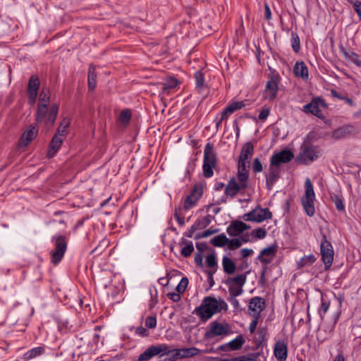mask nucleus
Listing matches in <instances>:
<instances>
[{"label": "nucleus", "instance_id": "obj_49", "mask_svg": "<svg viewBox=\"0 0 361 361\" xmlns=\"http://www.w3.org/2000/svg\"><path fill=\"white\" fill-rule=\"evenodd\" d=\"M349 133L346 127H341L333 132V137L336 139L345 137Z\"/></svg>", "mask_w": 361, "mask_h": 361}, {"label": "nucleus", "instance_id": "obj_36", "mask_svg": "<svg viewBox=\"0 0 361 361\" xmlns=\"http://www.w3.org/2000/svg\"><path fill=\"white\" fill-rule=\"evenodd\" d=\"M228 241H229V239L224 233H221L212 238L210 243L215 247H221L227 245Z\"/></svg>", "mask_w": 361, "mask_h": 361}, {"label": "nucleus", "instance_id": "obj_50", "mask_svg": "<svg viewBox=\"0 0 361 361\" xmlns=\"http://www.w3.org/2000/svg\"><path fill=\"white\" fill-rule=\"evenodd\" d=\"M188 283H189L188 279L186 276L183 277L181 279L180 281L179 282V283L178 284V286H176V290L180 294L183 293L185 291V290L188 286Z\"/></svg>", "mask_w": 361, "mask_h": 361}, {"label": "nucleus", "instance_id": "obj_58", "mask_svg": "<svg viewBox=\"0 0 361 361\" xmlns=\"http://www.w3.org/2000/svg\"><path fill=\"white\" fill-rule=\"evenodd\" d=\"M216 232H217L216 229H215V230L207 229L202 233H197L195 238L200 239V238H207L208 236L212 235L213 233H214Z\"/></svg>", "mask_w": 361, "mask_h": 361}, {"label": "nucleus", "instance_id": "obj_38", "mask_svg": "<svg viewBox=\"0 0 361 361\" xmlns=\"http://www.w3.org/2000/svg\"><path fill=\"white\" fill-rule=\"evenodd\" d=\"M245 343L243 335H238L235 338L228 343V347L231 350H237L242 348Z\"/></svg>", "mask_w": 361, "mask_h": 361}, {"label": "nucleus", "instance_id": "obj_48", "mask_svg": "<svg viewBox=\"0 0 361 361\" xmlns=\"http://www.w3.org/2000/svg\"><path fill=\"white\" fill-rule=\"evenodd\" d=\"M132 114L130 109H126L120 113L119 119L123 124H128L131 119Z\"/></svg>", "mask_w": 361, "mask_h": 361}, {"label": "nucleus", "instance_id": "obj_39", "mask_svg": "<svg viewBox=\"0 0 361 361\" xmlns=\"http://www.w3.org/2000/svg\"><path fill=\"white\" fill-rule=\"evenodd\" d=\"M330 307V301L324 298V295L322 294L321 305L318 310V313L322 320L324 319V314L328 312Z\"/></svg>", "mask_w": 361, "mask_h": 361}, {"label": "nucleus", "instance_id": "obj_21", "mask_svg": "<svg viewBox=\"0 0 361 361\" xmlns=\"http://www.w3.org/2000/svg\"><path fill=\"white\" fill-rule=\"evenodd\" d=\"M274 355L278 361L286 360L288 357V346L283 340H279L275 343Z\"/></svg>", "mask_w": 361, "mask_h": 361}, {"label": "nucleus", "instance_id": "obj_37", "mask_svg": "<svg viewBox=\"0 0 361 361\" xmlns=\"http://www.w3.org/2000/svg\"><path fill=\"white\" fill-rule=\"evenodd\" d=\"M179 349H173L169 350V346L166 345V350L161 353L160 357L161 358L164 356L169 357V361H175L178 358H180Z\"/></svg>", "mask_w": 361, "mask_h": 361}, {"label": "nucleus", "instance_id": "obj_35", "mask_svg": "<svg viewBox=\"0 0 361 361\" xmlns=\"http://www.w3.org/2000/svg\"><path fill=\"white\" fill-rule=\"evenodd\" d=\"M180 350V358H189L197 355L201 350L195 347L181 348Z\"/></svg>", "mask_w": 361, "mask_h": 361}, {"label": "nucleus", "instance_id": "obj_27", "mask_svg": "<svg viewBox=\"0 0 361 361\" xmlns=\"http://www.w3.org/2000/svg\"><path fill=\"white\" fill-rule=\"evenodd\" d=\"M254 154V145L251 142H247L242 147L240 154L239 156L240 159L242 161L246 160L247 161L252 154Z\"/></svg>", "mask_w": 361, "mask_h": 361}, {"label": "nucleus", "instance_id": "obj_55", "mask_svg": "<svg viewBox=\"0 0 361 361\" xmlns=\"http://www.w3.org/2000/svg\"><path fill=\"white\" fill-rule=\"evenodd\" d=\"M348 2L353 5L355 11L357 13L359 19L361 20V1L359 0H347Z\"/></svg>", "mask_w": 361, "mask_h": 361}, {"label": "nucleus", "instance_id": "obj_46", "mask_svg": "<svg viewBox=\"0 0 361 361\" xmlns=\"http://www.w3.org/2000/svg\"><path fill=\"white\" fill-rule=\"evenodd\" d=\"M245 104L244 101H234L229 103L227 106V110L231 111L232 114L234 113L237 110H240L245 107Z\"/></svg>", "mask_w": 361, "mask_h": 361}, {"label": "nucleus", "instance_id": "obj_5", "mask_svg": "<svg viewBox=\"0 0 361 361\" xmlns=\"http://www.w3.org/2000/svg\"><path fill=\"white\" fill-rule=\"evenodd\" d=\"M320 254L322 261L324 264L325 270H329L332 266L334 250L331 243L328 240L325 233L321 231Z\"/></svg>", "mask_w": 361, "mask_h": 361}, {"label": "nucleus", "instance_id": "obj_15", "mask_svg": "<svg viewBox=\"0 0 361 361\" xmlns=\"http://www.w3.org/2000/svg\"><path fill=\"white\" fill-rule=\"evenodd\" d=\"M38 134V128L35 125H30L20 136L18 140L20 147H25L36 138Z\"/></svg>", "mask_w": 361, "mask_h": 361}, {"label": "nucleus", "instance_id": "obj_57", "mask_svg": "<svg viewBox=\"0 0 361 361\" xmlns=\"http://www.w3.org/2000/svg\"><path fill=\"white\" fill-rule=\"evenodd\" d=\"M145 326L149 329H154L157 326V318L155 316H149L145 319Z\"/></svg>", "mask_w": 361, "mask_h": 361}, {"label": "nucleus", "instance_id": "obj_25", "mask_svg": "<svg viewBox=\"0 0 361 361\" xmlns=\"http://www.w3.org/2000/svg\"><path fill=\"white\" fill-rule=\"evenodd\" d=\"M222 267L224 271L229 275L233 274L237 269L234 261L226 255L222 258Z\"/></svg>", "mask_w": 361, "mask_h": 361}, {"label": "nucleus", "instance_id": "obj_24", "mask_svg": "<svg viewBox=\"0 0 361 361\" xmlns=\"http://www.w3.org/2000/svg\"><path fill=\"white\" fill-rule=\"evenodd\" d=\"M250 273V271H247L243 274H239L235 277L227 278L224 283L226 285L238 286L240 288H243L247 280V276Z\"/></svg>", "mask_w": 361, "mask_h": 361}, {"label": "nucleus", "instance_id": "obj_30", "mask_svg": "<svg viewBox=\"0 0 361 361\" xmlns=\"http://www.w3.org/2000/svg\"><path fill=\"white\" fill-rule=\"evenodd\" d=\"M179 84V81L174 77L169 76L165 80L162 84L161 91L162 93L169 94L171 90H173Z\"/></svg>", "mask_w": 361, "mask_h": 361}, {"label": "nucleus", "instance_id": "obj_32", "mask_svg": "<svg viewBox=\"0 0 361 361\" xmlns=\"http://www.w3.org/2000/svg\"><path fill=\"white\" fill-rule=\"evenodd\" d=\"M179 244L180 245H185V246L182 247L180 250L181 255L183 256L184 257H190L194 251V246L192 242L188 241L186 239L182 238Z\"/></svg>", "mask_w": 361, "mask_h": 361}, {"label": "nucleus", "instance_id": "obj_56", "mask_svg": "<svg viewBox=\"0 0 361 361\" xmlns=\"http://www.w3.org/2000/svg\"><path fill=\"white\" fill-rule=\"evenodd\" d=\"M252 167V171L255 173H257L262 171L263 166L258 157L254 159Z\"/></svg>", "mask_w": 361, "mask_h": 361}, {"label": "nucleus", "instance_id": "obj_53", "mask_svg": "<svg viewBox=\"0 0 361 361\" xmlns=\"http://www.w3.org/2000/svg\"><path fill=\"white\" fill-rule=\"evenodd\" d=\"M228 247L231 250H235L239 248L242 245V241L238 238H233L228 241Z\"/></svg>", "mask_w": 361, "mask_h": 361}, {"label": "nucleus", "instance_id": "obj_59", "mask_svg": "<svg viewBox=\"0 0 361 361\" xmlns=\"http://www.w3.org/2000/svg\"><path fill=\"white\" fill-rule=\"evenodd\" d=\"M200 191L202 197L204 191L203 185L202 183L195 185L190 195H193L194 197H197V195H200Z\"/></svg>", "mask_w": 361, "mask_h": 361}, {"label": "nucleus", "instance_id": "obj_1", "mask_svg": "<svg viewBox=\"0 0 361 361\" xmlns=\"http://www.w3.org/2000/svg\"><path fill=\"white\" fill-rule=\"evenodd\" d=\"M49 102V90L42 88L39 94V102L35 114V122L37 123H43L47 128H51L54 126L59 110V106L56 104H53L50 109H48Z\"/></svg>", "mask_w": 361, "mask_h": 361}, {"label": "nucleus", "instance_id": "obj_63", "mask_svg": "<svg viewBox=\"0 0 361 361\" xmlns=\"http://www.w3.org/2000/svg\"><path fill=\"white\" fill-rule=\"evenodd\" d=\"M252 317L253 319L252 320L249 326V330L251 334H253L255 331L259 319V317L257 316Z\"/></svg>", "mask_w": 361, "mask_h": 361}, {"label": "nucleus", "instance_id": "obj_10", "mask_svg": "<svg viewBox=\"0 0 361 361\" xmlns=\"http://www.w3.org/2000/svg\"><path fill=\"white\" fill-rule=\"evenodd\" d=\"M327 104L322 97H313L311 102L302 107V111L306 114H311L319 118H323L324 116L322 114L319 107L326 108Z\"/></svg>", "mask_w": 361, "mask_h": 361}, {"label": "nucleus", "instance_id": "obj_45", "mask_svg": "<svg viewBox=\"0 0 361 361\" xmlns=\"http://www.w3.org/2000/svg\"><path fill=\"white\" fill-rule=\"evenodd\" d=\"M182 212L183 209L181 206L175 207L174 217L180 226H183L185 224V217L183 216Z\"/></svg>", "mask_w": 361, "mask_h": 361}, {"label": "nucleus", "instance_id": "obj_13", "mask_svg": "<svg viewBox=\"0 0 361 361\" xmlns=\"http://www.w3.org/2000/svg\"><path fill=\"white\" fill-rule=\"evenodd\" d=\"M294 157V154L289 149H283L279 152H275L270 158L271 165L279 166L281 164H286L290 161Z\"/></svg>", "mask_w": 361, "mask_h": 361}, {"label": "nucleus", "instance_id": "obj_61", "mask_svg": "<svg viewBox=\"0 0 361 361\" xmlns=\"http://www.w3.org/2000/svg\"><path fill=\"white\" fill-rule=\"evenodd\" d=\"M267 270V266L262 265V269L260 272L259 281L260 285L262 287L265 286V285H266L265 275H266Z\"/></svg>", "mask_w": 361, "mask_h": 361}, {"label": "nucleus", "instance_id": "obj_16", "mask_svg": "<svg viewBox=\"0 0 361 361\" xmlns=\"http://www.w3.org/2000/svg\"><path fill=\"white\" fill-rule=\"evenodd\" d=\"M250 225L238 220L232 221L226 228V232L231 237H236L245 231L250 229Z\"/></svg>", "mask_w": 361, "mask_h": 361}, {"label": "nucleus", "instance_id": "obj_6", "mask_svg": "<svg viewBox=\"0 0 361 361\" xmlns=\"http://www.w3.org/2000/svg\"><path fill=\"white\" fill-rule=\"evenodd\" d=\"M305 195L302 197L301 202L306 214L311 217L313 216L315 214L314 204L315 193L310 178H307L305 180Z\"/></svg>", "mask_w": 361, "mask_h": 361}, {"label": "nucleus", "instance_id": "obj_3", "mask_svg": "<svg viewBox=\"0 0 361 361\" xmlns=\"http://www.w3.org/2000/svg\"><path fill=\"white\" fill-rule=\"evenodd\" d=\"M322 155V150L317 145L302 144L297 157V161L303 165H308L316 161Z\"/></svg>", "mask_w": 361, "mask_h": 361}, {"label": "nucleus", "instance_id": "obj_62", "mask_svg": "<svg viewBox=\"0 0 361 361\" xmlns=\"http://www.w3.org/2000/svg\"><path fill=\"white\" fill-rule=\"evenodd\" d=\"M216 269H214V270H207L205 271V273L207 274V281L209 283L210 288H212L214 285V280L213 278V275L216 272Z\"/></svg>", "mask_w": 361, "mask_h": 361}, {"label": "nucleus", "instance_id": "obj_52", "mask_svg": "<svg viewBox=\"0 0 361 361\" xmlns=\"http://www.w3.org/2000/svg\"><path fill=\"white\" fill-rule=\"evenodd\" d=\"M228 288L229 296H239L243 292V288H240L238 286L226 285Z\"/></svg>", "mask_w": 361, "mask_h": 361}, {"label": "nucleus", "instance_id": "obj_22", "mask_svg": "<svg viewBox=\"0 0 361 361\" xmlns=\"http://www.w3.org/2000/svg\"><path fill=\"white\" fill-rule=\"evenodd\" d=\"M241 190H245V188H241L240 185L237 183L235 177H232L226 186L225 194L231 197H234Z\"/></svg>", "mask_w": 361, "mask_h": 361}, {"label": "nucleus", "instance_id": "obj_12", "mask_svg": "<svg viewBox=\"0 0 361 361\" xmlns=\"http://www.w3.org/2000/svg\"><path fill=\"white\" fill-rule=\"evenodd\" d=\"M40 87V80L37 75H32L28 82L27 94L29 104L32 106L35 104L39 90Z\"/></svg>", "mask_w": 361, "mask_h": 361}, {"label": "nucleus", "instance_id": "obj_51", "mask_svg": "<svg viewBox=\"0 0 361 361\" xmlns=\"http://www.w3.org/2000/svg\"><path fill=\"white\" fill-rule=\"evenodd\" d=\"M331 199L336 206V208L338 211H343L345 209L343 200L338 195L334 194L333 196H331Z\"/></svg>", "mask_w": 361, "mask_h": 361}, {"label": "nucleus", "instance_id": "obj_33", "mask_svg": "<svg viewBox=\"0 0 361 361\" xmlns=\"http://www.w3.org/2000/svg\"><path fill=\"white\" fill-rule=\"evenodd\" d=\"M200 197L201 192L200 193V195H197V197H194L193 195H188L183 203V206L182 207L183 210L188 211L191 208L194 207L196 205L197 201L200 199Z\"/></svg>", "mask_w": 361, "mask_h": 361}, {"label": "nucleus", "instance_id": "obj_43", "mask_svg": "<svg viewBox=\"0 0 361 361\" xmlns=\"http://www.w3.org/2000/svg\"><path fill=\"white\" fill-rule=\"evenodd\" d=\"M196 88L202 90L204 84V75L201 71H196L194 74Z\"/></svg>", "mask_w": 361, "mask_h": 361}, {"label": "nucleus", "instance_id": "obj_19", "mask_svg": "<svg viewBox=\"0 0 361 361\" xmlns=\"http://www.w3.org/2000/svg\"><path fill=\"white\" fill-rule=\"evenodd\" d=\"M277 252V246L271 245V246L264 248L260 254L257 257V259L260 261L262 265L267 266L271 262V258L275 256Z\"/></svg>", "mask_w": 361, "mask_h": 361}, {"label": "nucleus", "instance_id": "obj_28", "mask_svg": "<svg viewBox=\"0 0 361 361\" xmlns=\"http://www.w3.org/2000/svg\"><path fill=\"white\" fill-rule=\"evenodd\" d=\"M87 83L89 91H94L97 85V73L95 66L92 64L90 66L88 69Z\"/></svg>", "mask_w": 361, "mask_h": 361}, {"label": "nucleus", "instance_id": "obj_44", "mask_svg": "<svg viewBox=\"0 0 361 361\" xmlns=\"http://www.w3.org/2000/svg\"><path fill=\"white\" fill-rule=\"evenodd\" d=\"M70 126L69 119L64 118L61 122L60 123L59 126L57 128V131L56 133H59L61 135L65 137L67 134L66 130Z\"/></svg>", "mask_w": 361, "mask_h": 361}, {"label": "nucleus", "instance_id": "obj_9", "mask_svg": "<svg viewBox=\"0 0 361 361\" xmlns=\"http://www.w3.org/2000/svg\"><path fill=\"white\" fill-rule=\"evenodd\" d=\"M242 218L246 221L261 223L264 220L271 219L272 213L269 208H262L258 205L250 212L245 214Z\"/></svg>", "mask_w": 361, "mask_h": 361}, {"label": "nucleus", "instance_id": "obj_31", "mask_svg": "<svg viewBox=\"0 0 361 361\" xmlns=\"http://www.w3.org/2000/svg\"><path fill=\"white\" fill-rule=\"evenodd\" d=\"M341 52L345 56L346 60L355 63L358 67H361V60L357 53L350 50L348 51L343 48L341 49Z\"/></svg>", "mask_w": 361, "mask_h": 361}, {"label": "nucleus", "instance_id": "obj_8", "mask_svg": "<svg viewBox=\"0 0 361 361\" xmlns=\"http://www.w3.org/2000/svg\"><path fill=\"white\" fill-rule=\"evenodd\" d=\"M55 248L51 251V262L56 265L63 259L64 254L67 250V240L64 235H54L51 238Z\"/></svg>", "mask_w": 361, "mask_h": 361}, {"label": "nucleus", "instance_id": "obj_11", "mask_svg": "<svg viewBox=\"0 0 361 361\" xmlns=\"http://www.w3.org/2000/svg\"><path fill=\"white\" fill-rule=\"evenodd\" d=\"M279 75H271L270 76L269 80L267 82L263 93V97L265 99L272 101L276 97L279 91Z\"/></svg>", "mask_w": 361, "mask_h": 361}, {"label": "nucleus", "instance_id": "obj_4", "mask_svg": "<svg viewBox=\"0 0 361 361\" xmlns=\"http://www.w3.org/2000/svg\"><path fill=\"white\" fill-rule=\"evenodd\" d=\"M217 166V155L214 150L213 145L210 142L206 144L204 150L203 174L207 178L214 175L213 169Z\"/></svg>", "mask_w": 361, "mask_h": 361}, {"label": "nucleus", "instance_id": "obj_64", "mask_svg": "<svg viewBox=\"0 0 361 361\" xmlns=\"http://www.w3.org/2000/svg\"><path fill=\"white\" fill-rule=\"evenodd\" d=\"M258 355H259V353H255L250 354L249 357H246L245 355L240 356V361H258L257 360Z\"/></svg>", "mask_w": 361, "mask_h": 361}, {"label": "nucleus", "instance_id": "obj_7", "mask_svg": "<svg viewBox=\"0 0 361 361\" xmlns=\"http://www.w3.org/2000/svg\"><path fill=\"white\" fill-rule=\"evenodd\" d=\"M231 333V327L228 322L224 321L221 323L215 320L209 324V329L205 331L204 338L205 339H211L220 336L222 338Z\"/></svg>", "mask_w": 361, "mask_h": 361}, {"label": "nucleus", "instance_id": "obj_26", "mask_svg": "<svg viewBox=\"0 0 361 361\" xmlns=\"http://www.w3.org/2000/svg\"><path fill=\"white\" fill-rule=\"evenodd\" d=\"M293 73L297 77L304 79L308 78V68L303 61H297L293 67Z\"/></svg>", "mask_w": 361, "mask_h": 361}, {"label": "nucleus", "instance_id": "obj_42", "mask_svg": "<svg viewBox=\"0 0 361 361\" xmlns=\"http://www.w3.org/2000/svg\"><path fill=\"white\" fill-rule=\"evenodd\" d=\"M291 47L293 51L296 54L300 50V37L295 32H291Z\"/></svg>", "mask_w": 361, "mask_h": 361}, {"label": "nucleus", "instance_id": "obj_18", "mask_svg": "<svg viewBox=\"0 0 361 361\" xmlns=\"http://www.w3.org/2000/svg\"><path fill=\"white\" fill-rule=\"evenodd\" d=\"M266 308V301L264 298L256 296L250 300L249 310L253 312L252 316L260 317L261 312Z\"/></svg>", "mask_w": 361, "mask_h": 361}, {"label": "nucleus", "instance_id": "obj_40", "mask_svg": "<svg viewBox=\"0 0 361 361\" xmlns=\"http://www.w3.org/2000/svg\"><path fill=\"white\" fill-rule=\"evenodd\" d=\"M249 174V171H238L237 177L238 183L240 185L241 188H244L245 189L247 188Z\"/></svg>", "mask_w": 361, "mask_h": 361}, {"label": "nucleus", "instance_id": "obj_60", "mask_svg": "<svg viewBox=\"0 0 361 361\" xmlns=\"http://www.w3.org/2000/svg\"><path fill=\"white\" fill-rule=\"evenodd\" d=\"M194 261L198 267L203 268V254L196 252L195 255Z\"/></svg>", "mask_w": 361, "mask_h": 361}, {"label": "nucleus", "instance_id": "obj_17", "mask_svg": "<svg viewBox=\"0 0 361 361\" xmlns=\"http://www.w3.org/2000/svg\"><path fill=\"white\" fill-rule=\"evenodd\" d=\"M63 136L59 133H55L51 142H49L46 157L48 159L53 158L60 149L63 142Z\"/></svg>", "mask_w": 361, "mask_h": 361}, {"label": "nucleus", "instance_id": "obj_29", "mask_svg": "<svg viewBox=\"0 0 361 361\" xmlns=\"http://www.w3.org/2000/svg\"><path fill=\"white\" fill-rule=\"evenodd\" d=\"M45 353L44 346H38L33 348L23 354V358L25 360H30L43 355Z\"/></svg>", "mask_w": 361, "mask_h": 361}, {"label": "nucleus", "instance_id": "obj_47", "mask_svg": "<svg viewBox=\"0 0 361 361\" xmlns=\"http://www.w3.org/2000/svg\"><path fill=\"white\" fill-rule=\"evenodd\" d=\"M207 266L209 268H214L216 269L217 267V259L215 254V251L213 250L212 253L209 254L206 257Z\"/></svg>", "mask_w": 361, "mask_h": 361}, {"label": "nucleus", "instance_id": "obj_54", "mask_svg": "<svg viewBox=\"0 0 361 361\" xmlns=\"http://www.w3.org/2000/svg\"><path fill=\"white\" fill-rule=\"evenodd\" d=\"M251 235L258 239H262L265 238L267 235V231L264 228H258L256 229H254L251 232Z\"/></svg>", "mask_w": 361, "mask_h": 361}, {"label": "nucleus", "instance_id": "obj_20", "mask_svg": "<svg viewBox=\"0 0 361 361\" xmlns=\"http://www.w3.org/2000/svg\"><path fill=\"white\" fill-rule=\"evenodd\" d=\"M281 170L279 166L271 165L270 163L269 173L266 175V187L267 190H271L274 183L280 178Z\"/></svg>", "mask_w": 361, "mask_h": 361}, {"label": "nucleus", "instance_id": "obj_2", "mask_svg": "<svg viewBox=\"0 0 361 361\" xmlns=\"http://www.w3.org/2000/svg\"><path fill=\"white\" fill-rule=\"evenodd\" d=\"M227 310L228 305L223 299L217 300L214 297L207 296L203 298L200 305L195 307L192 313L199 317L200 322L205 323L214 314Z\"/></svg>", "mask_w": 361, "mask_h": 361}, {"label": "nucleus", "instance_id": "obj_23", "mask_svg": "<svg viewBox=\"0 0 361 361\" xmlns=\"http://www.w3.org/2000/svg\"><path fill=\"white\" fill-rule=\"evenodd\" d=\"M334 296L336 298V299L338 300V310L332 315V317H331V319H332V324L329 326V332H332L337 324V322H338L339 320V318L341 317V306H342V303L345 299V297H344V294L343 293H341V294H338V295H335L334 294Z\"/></svg>", "mask_w": 361, "mask_h": 361}, {"label": "nucleus", "instance_id": "obj_34", "mask_svg": "<svg viewBox=\"0 0 361 361\" xmlns=\"http://www.w3.org/2000/svg\"><path fill=\"white\" fill-rule=\"evenodd\" d=\"M214 219V216L211 214H207V216L202 218L197 219L194 224L197 228V229H203L208 226Z\"/></svg>", "mask_w": 361, "mask_h": 361}, {"label": "nucleus", "instance_id": "obj_14", "mask_svg": "<svg viewBox=\"0 0 361 361\" xmlns=\"http://www.w3.org/2000/svg\"><path fill=\"white\" fill-rule=\"evenodd\" d=\"M166 350V344H159L157 345H150L142 353H141L137 360L148 361L153 357L161 354Z\"/></svg>", "mask_w": 361, "mask_h": 361}, {"label": "nucleus", "instance_id": "obj_41", "mask_svg": "<svg viewBox=\"0 0 361 361\" xmlns=\"http://www.w3.org/2000/svg\"><path fill=\"white\" fill-rule=\"evenodd\" d=\"M317 258L313 254L302 257L298 262V267L302 268L306 266H310L315 262Z\"/></svg>", "mask_w": 361, "mask_h": 361}]
</instances>
